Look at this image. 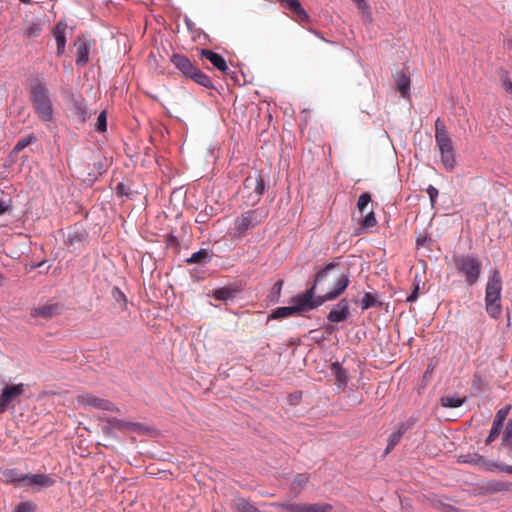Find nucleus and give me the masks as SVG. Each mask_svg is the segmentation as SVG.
Returning <instances> with one entry per match:
<instances>
[{"label": "nucleus", "mask_w": 512, "mask_h": 512, "mask_svg": "<svg viewBox=\"0 0 512 512\" xmlns=\"http://www.w3.org/2000/svg\"><path fill=\"white\" fill-rule=\"evenodd\" d=\"M395 83L402 97L407 98L410 95V77L405 72H398L395 75Z\"/></svg>", "instance_id": "19"}, {"label": "nucleus", "mask_w": 512, "mask_h": 512, "mask_svg": "<svg viewBox=\"0 0 512 512\" xmlns=\"http://www.w3.org/2000/svg\"><path fill=\"white\" fill-rule=\"evenodd\" d=\"M188 78L205 88L213 87L212 81L209 78V76H207L205 73H203L197 67L193 70V72L190 74V76Z\"/></svg>", "instance_id": "24"}, {"label": "nucleus", "mask_w": 512, "mask_h": 512, "mask_svg": "<svg viewBox=\"0 0 512 512\" xmlns=\"http://www.w3.org/2000/svg\"><path fill=\"white\" fill-rule=\"evenodd\" d=\"M281 3L283 6H285L287 9H289L291 12H294L301 6V3L299 0H281Z\"/></svg>", "instance_id": "44"}, {"label": "nucleus", "mask_w": 512, "mask_h": 512, "mask_svg": "<svg viewBox=\"0 0 512 512\" xmlns=\"http://www.w3.org/2000/svg\"><path fill=\"white\" fill-rule=\"evenodd\" d=\"M272 505L288 512H305V503L281 502Z\"/></svg>", "instance_id": "30"}, {"label": "nucleus", "mask_w": 512, "mask_h": 512, "mask_svg": "<svg viewBox=\"0 0 512 512\" xmlns=\"http://www.w3.org/2000/svg\"><path fill=\"white\" fill-rule=\"evenodd\" d=\"M95 129L98 132H105L107 130V115L105 111H102L97 118Z\"/></svg>", "instance_id": "40"}, {"label": "nucleus", "mask_w": 512, "mask_h": 512, "mask_svg": "<svg viewBox=\"0 0 512 512\" xmlns=\"http://www.w3.org/2000/svg\"><path fill=\"white\" fill-rule=\"evenodd\" d=\"M336 267L335 263H329L322 268L316 275L314 285L303 294L293 298L292 303L297 308L298 313L306 309H314L325 303L322 295L315 297L316 285L327 277L328 272Z\"/></svg>", "instance_id": "3"}, {"label": "nucleus", "mask_w": 512, "mask_h": 512, "mask_svg": "<svg viewBox=\"0 0 512 512\" xmlns=\"http://www.w3.org/2000/svg\"><path fill=\"white\" fill-rule=\"evenodd\" d=\"M293 13V20L297 21L298 23H305L309 22L310 16L306 12V10L302 7V5L295 10Z\"/></svg>", "instance_id": "38"}, {"label": "nucleus", "mask_w": 512, "mask_h": 512, "mask_svg": "<svg viewBox=\"0 0 512 512\" xmlns=\"http://www.w3.org/2000/svg\"><path fill=\"white\" fill-rule=\"evenodd\" d=\"M60 307L56 303H48L41 307L35 308L31 316L32 317H42V318H51L59 313Z\"/></svg>", "instance_id": "18"}, {"label": "nucleus", "mask_w": 512, "mask_h": 512, "mask_svg": "<svg viewBox=\"0 0 512 512\" xmlns=\"http://www.w3.org/2000/svg\"><path fill=\"white\" fill-rule=\"evenodd\" d=\"M200 57L202 59L208 60L219 71L223 73H226L228 71V65L225 59L220 54L209 49H202L200 51Z\"/></svg>", "instance_id": "16"}, {"label": "nucleus", "mask_w": 512, "mask_h": 512, "mask_svg": "<svg viewBox=\"0 0 512 512\" xmlns=\"http://www.w3.org/2000/svg\"><path fill=\"white\" fill-rule=\"evenodd\" d=\"M428 240V238L426 236H419L417 239H416V245L417 247H421L424 245V243Z\"/></svg>", "instance_id": "53"}, {"label": "nucleus", "mask_w": 512, "mask_h": 512, "mask_svg": "<svg viewBox=\"0 0 512 512\" xmlns=\"http://www.w3.org/2000/svg\"><path fill=\"white\" fill-rule=\"evenodd\" d=\"M426 191L429 195L431 204L434 205L439 194L438 190L434 186L429 185Z\"/></svg>", "instance_id": "46"}, {"label": "nucleus", "mask_w": 512, "mask_h": 512, "mask_svg": "<svg viewBox=\"0 0 512 512\" xmlns=\"http://www.w3.org/2000/svg\"><path fill=\"white\" fill-rule=\"evenodd\" d=\"M435 142L440 153L441 163L447 171H452L457 163L455 149L452 139L440 118L435 122Z\"/></svg>", "instance_id": "2"}, {"label": "nucleus", "mask_w": 512, "mask_h": 512, "mask_svg": "<svg viewBox=\"0 0 512 512\" xmlns=\"http://www.w3.org/2000/svg\"><path fill=\"white\" fill-rule=\"evenodd\" d=\"M73 47L75 49L76 55V65L79 67H84L89 62V53L91 49V44L85 39L83 36L77 37L74 41Z\"/></svg>", "instance_id": "10"}, {"label": "nucleus", "mask_w": 512, "mask_h": 512, "mask_svg": "<svg viewBox=\"0 0 512 512\" xmlns=\"http://www.w3.org/2000/svg\"><path fill=\"white\" fill-rule=\"evenodd\" d=\"M465 399L458 395H448L441 398V404L444 407L456 408L464 403Z\"/></svg>", "instance_id": "33"}, {"label": "nucleus", "mask_w": 512, "mask_h": 512, "mask_svg": "<svg viewBox=\"0 0 512 512\" xmlns=\"http://www.w3.org/2000/svg\"><path fill=\"white\" fill-rule=\"evenodd\" d=\"M510 408H511V406H510V405H508V406H505V407L501 408V409L497 412L496 416H507V414H508V413H509V411H510Z\"/></svg>", "instance_id": "51"}, {"label": "nucleus", "mask_w": 512, "mask_h": 512, "mask_svg": "<svg viewBox=\"0 0 512 512\" xmlns=\"http://www.w3.org/2000/svg\"><path fill=\"white\" fill-rule=\"evenodd\" d=\"M332 505L329 503H305V512H330Z\"/></svg>", "instance_id": "34"}, {"label": "nucleus", "mask_w": 512, "mask_h": 512, "mask_svg": "<svg viewBox=\"0 0 512 512\" xmlns=\"http://www.w3.org/2000/svg\"><path fill=\"white\" fill-rule=\"evenodd\" d=\"M6 210H7V206L5 205V203L2 200H0V215L5 213Z\"/></svg>", "instance_id": "57"}, {"label": "nucleus", "mask_w": 512, "mask_h": 512, "mask_svg": "<svg viewBox=\"0 0 512 512\" xmlns=\"http://www.w3.org/2000/svg\"><path fill=\"white\" fill-rule=\"evenodd\" d=\"M505 450H512V418L505 425V430L503 431V439L500 451L503 452Z\"/></svg>", "instance_id": "26"}, {"label": "nucleus", "mask_w": 512, "mask_h": 512, "mask_svg": "<svg viewBox=\"0 0 512 512\" xmlns=\"http://www.w3.org/2000/svg\"><path fill=\"white\" fill-rule=\"evenodd\" d=\"M506 418H498L494 424H493V427L490 431V434L489 436L487 437L486 439V444H489L491 443L492 441H494L496 439V437L500 434V431L503 427V421L505 420Z\"/></svg>", "instance_id": "36"}, {"label": "nucleus", "mask_w": 512, "mask_h": 512, "mask_svg": "<svg viewBox=\"0 0 512 512\" xmlns=\"http://www.w3.org/2000/svg\"><path fill=\"white\" fill-rule=\"evenodd\" d=\"M116 190H117V193H118V194H121V195H122V194H126V193L124 192V185H123L122 183H120V184H118V185H117Z\"/></svg>", "instance_id": "56"}, {"label": "nucleus", "mask_w": 512, "mask_h": 512, "mask_svg": "<svg viewBox=\"0 0 512 512\" xmlns=\"http://www.w3.org/2000/svg\"><path fill=\"white\" fill-rule=\"evenodd\" d=\"M268 216V211L263 208L248 210L235 221V232L243 236L249 229L261 224Z\"/></svg>", "instance_id": "6"}, {"label": "nucleus", "mask_w": 512, "mask_h": 512, "mask_svg": "<svg viewBox=\"0 0 512 512\" xmlns=\"http://www.w3.org/2000/svg\"><path fill=\"white\" fill-rule=\"evenodd\" d=\"M459 462L472 464L485 471L499 470L501 472L512 474V465H507L504 462L489 461L477 453L461 455L459 457Z\"/></svg>", "instance_id": "7"}, {"label": "nucleus", "mask_w": 512, "mask_h": 512, "mask_svg": "<svg viewBox=\"0 0 512 512\" xmlns=\"http://www.w3.org/2000/svg\"><path fill=\"white\" fill-rule=\"evenodd\" d=\"M212 512H218V511L214 510V511H212Z\"/></svg>", "instance_id": "60"}, {"label": "nucleus", "mask_w": 512, "mask_h": 512, "mask_svg": "<svg viewBox=\"0 0 512 512\" xmlns=\"http://www.w3.org/2000/svg\"><path fill=\"white\" fill-rule=\"evenodd\" d=\"M245 187L251 188L254 187V192L259 197L261 196L265 191V182L261 175H257L256 177H248L245 180Z\"/></svg>", "instance_id": "23"}, {"label": "nucleus", "mask_w": 512, "mask_h": 512, "mask_svg": "<svg viewBox=\"0 0 512 512\" xmlns=\"http://www.w3.org/2000/svg\"><path fill=\"white\" fill-rule=\"evenodd\" d=\"M36 140L37 139L34 135H29V136L19 140L13 150H14V152H20L23 149H25L27 146H29L30 144L36 142Z\"/></svg>", "instance_id": "39"}, {"label": "nucleus", "mask_w": 512, "mask_h": 512, "mask_svg": "<svg viewBox=\"0 0 512 512\" xmlns=\"http://www.w3.org/2000/svg\"><path fill=\"white\" fill-rule=\"evenodd\" d=\"M113 419H114L113 425L121 430L132 431V432H137V433H141L145 430V428L139 423L129 422L125 419H119V418H113Z\"/></svg>", "instance_id": "22"}, {"label": "nucleus", "mask_w": 512, "mask_h": 512, "mask_svg": "<svg viewBox=\"0 0 512 512\" xmlns=\"http://www.w3.org/2000/svg\"><path fill=\"white\" fill-rule=\"evenodd\" d=\"M24 393V384L6 386L0 395V413Z\"/></svg>", "instance_id": "9"}, {"label": "nucleus", "mask_w": 512, "mask_h": 512, "mask_svg": "<svg viewBox=\"0 0 512 512\" xmlns=\"http://www.w3.org/2000/svg\"><path fill=\"white\" fill-rule=\"evenodd\" d=\"M55 484V480L47 474H26L24 487H34L36 489L48 488Z\"/></svg>", "instance_id": "11"}, {"label": "nucleus", "mask_w": 512, "mask_h": 512, "mask_svg": "<svg viewBox=\"0 0 512 512\" xmlns=\"http://www.w3.org/2000/svg\"><path fill=\"white\" fill-rule=\"evenodd\" d=\"M483 489L488 493H497L502 491H512V483L491 480L484 484Z\"/></svg>", "instance_id": "21"}, {"label": "nucleus", "mask_w": 512, "mask_h": 512, "mask_svg": "<svg viewBox=\"0 0 512 512\" xmlns=\"http://www.w3.org/2000/svg\"><path fill=\"white\" fill-rule=\"evenodd\" d=\"M377 223L376 221V218H375V214L373 211H370L365 217L364 219L362 220L361 222V225L364 227V228H370V227H373L375 226Z\"/></svg>", "instance_id": "42"}, {"label": "nucleus", "mask_w": 512, "mask_h": 512, "mask_svg": "<svg viewBox=\"0 0 512 512\" xmlns=\"http://www.w3.org/2000/svg\"><path fill=\"white\" fill-rule=\"evenodd\" d=\"M350 315L349 305L346 299H342L327 315V319L332 323H340Z\"/></svg>", "instance_id": "14"}, {"label": "nucleus", "mask_w": 512, "mask_h": 512, "mask_svg": "<svg viewBox=\"0 0 512 512\" xmlns=\"http://www.w3.org/2000/svg\"><path fill=\"white\" fill-rule=\"evenodd\" d=\"M213 252L208 249H200L193 253L190 258L186 259L187 264H203L212 259Z\"/></svg>", "instance_id": "20"}, {"label": "nucleus", "mask_w": 512, "mask_h": 512, "mask_svg": "<svg viewBox=\"0 0 512 512\" xmlns=\"http://www.w3.org/2000/svg\"><path fill=\"white\" fill-rule=\"evenodd\" d=\"M419 286L416 285L413 292L407 297V302H414L418 298Z\"/></svg>", "instance_id": "49"}, {"label": "nucleus", "mask_w": 512, "mask_h": 512, "mask_svg": "<svg viewBox=\"0 0 512 512\" xmlns=\"http://www.w3.org/2000/svg\"><path fill=\"white\" fill-rule=\"evenodd\" d=\"M30 99L39 119L44 122L51 121L53 118V107L49 97V90L41 80L35 79L31 84Z\"/></svg>", "instance_id": "1"}, {"label": "nucleus", "mask_w": 512, "mask_h": 512, "mask_svg": "<svg viewBox=\"0 0 512 512\" xmlns=\"http://www.w3.org/2000/svg\"><path fill=\"white\" fill-rule=\"evenodd\" d=\"M40 33V28L37 25H31L30 27L26 28L24 31V35L27 37H35Z\"/></svg>", "instance_id": "45"}, {"label": "nucleus", "mask_w": 512, "mask_h": 512, "mask_svg": "<svg viewBox=\"0 0 512 512\" xmlns=\"http://www.w3.org/2000/svg\"><path fill=\"white\" fill-rule=\"evenodd\" d=\"M375 306H381V303L377 301L376 297L373 294L366 292L361 301L362 310H367Z\"/></svg>", "instance_id": "35"}, {"label": "nucleus", "mask_w": 512, "mask_h": 512, "mask_svg": "<svg viewBox=\"0 0 512 512\" xmlns=\"http://www.w3.org/2000/svg\"><path fill=\"white\" fill-rule=\"evenodd\" d=\"M502 279L498 270L489 277L485 290L486 311L492 318H497L502 311L501 305Z\"/></svg>", "instance_id": "5"}, {"label": "nucleus", "mask_w": 512, "mask_h": 512, "mask_svg": "<svg viewBox=\"0 0 512 512\" xmlns=\"http://www.w3.org/2000/svg\"><path fill=\"white\" fill-rule=\"evenodd\" d=\"M506 455L512 459V450H505L503 452H501L499 450V457H502L503 459H505Z\"/></svg>", "instance_id": "54"}, {"label": "nucleus", "mask_w": 512, "mask_h": 512, "mask_svg": "<svg viewBox=\"0 0 512 512\" xmlns=\"http://www.w3.org/2000/svg\"><path fill=\"white\" fill-rule=\"evenodd\" d=\"M413 423L411 421H405L402 422L398 427L396 432L400 433V436L402 437L407 430H409L412 427Z\"/></svg>", "instance_id": "47"}, {"label": "nucleus", "mask_w": 512, "mask_h": 512, "mask_svg": "<svg viewBox=\"0 0 512 512\" xmlns=\"http://www.w3.org/2000/svg\"><path fill=\"white\" fill-rule=\"evenodd\" d=\"M4 280H5L4 275L2 273H0V287L3 285Z\"/></svg>", "instance_id": "59"}, {"label": "nucleus", "mask_w": 512, "mask_h": 512, "mask_svg": "<svg viewBox=\"0 0 512 512\" xmlns=\"http://www.w3.org/2000/svg\"><path fill=\"white\" fill-rule=\"evenodd\" d=\"M432 508L438 510L440 512H458V509L450 504L445 503L442 499L438 497H433L429 499Z\"/></svg>", "instance_id": "27"}, {"label": "nucleus", "mask_w": 512, "mask_h": 512, "mask_svg": "<svg viewBox=\"0 0 512 512\" xmlns=\"http://www.w3.org/2000/svg\"><path fill=\"white\" fill-rule=\"evenodd\" d=\"M309 475L305 473L297 474L294 478L293 484L291 486V491L297 495L300 490L308 483Z\"/></svg>", "instance_id": "32"}, {"label": "nucleus", "mask_w": 512, "mask_h": 512, "mask_svg": "<svg viewBox=\"0 0 512 512\" xmlns=\"http://www.w3.org/2000/svg\"><path fill=\"white\" fill-rule=\"evenodd\" d=\"M76 405L84 409L95 408L110 413H120L121 410L111 401L96 397L90 393H83L76 397Z\"/></svg>", "instance_id": "8"}, {"label": "nucleus", "mask_w": 512, "mask_h": 512, "mask_svg": "<svg viewBox=\"0 0 512 512\" xmlns=\"http://www.w3.org/2000/svg\"><path fill=\"white\" fill-rule=\"evenodd\" d=\"M76 109H77V114L79 116L80 121L81 122H85V120H86V111L81 106H77Z\"/></svg>", "instance_id": "50"}, {"label": "nucleus", "mask_w": 512, "mask_h": 512, "mask_svg": "<svg viewBox=\"0 0 512 512\" xmlns=\"http://www.w3.org/2000/svg\"><path fill=\"white\" fill-rule=\"evenodd\" d=\"M331 369L335 375L337 385L339 387L345 386L348 382V375L346 370L338 362L333 363Z\"/></svg>", "instance_id": "25"}, {"label": "nucleus", "mask_w": 512, "mask_h": 512, "mask_svg": "<svg viewBox=\"0 0 512 512\" xmlns=\"http://www.w3.org/2000/svg\"><path fill=\"white\" fill-rule=\"evenodd\" d=\"M371 202V195L368 192L362 193L357 202V208L360 212H364L368 204Z\"/></svg>", "instance_id": "41"}, {"label": "nucleus", "mask_w": 512, "mask_h": 512, "mask_svg": "<svg viewBox=\"0 0 512 512\" xmlns=\"http://www.w3.org/2000/svg\"><path fill=\"white\" fill-rule=\"evenodd\" d=\"M236 293H237L236 289H232L229 287H221V288L214 290L213 296L216 300L226 301V300L232 298Z\"/></svg>", "instance_id": "31"}, {"label": "nucleus", "mask_w": 512, "mask_h": 512, "mask_svg": "<svg viewBox=\"0 0 512 512\" xmlns=\"http://www.w3.org/2000/svg\"><path fill=\"white\" fill-rule=\"evenodd\" d=\"M25 476V473H21L15 468L0 469V481L5 484H16L20 487H24Z\"/></svg>", "instance_id": "12"}, {"label": "nucleus", "mask_w": 512, "mask_h": 512, "mask_svg": "<svg viewBox=\"0 0 512 512\" xmlns=\"http://www.w3.org/2000/svg\"><path fill=\"white\" fill-rule=\"evenodd\" d=\"M171 62L180 71L182 76L188 78L196 66L190 61L188 57L183 54L175 53L171 56Z\"/></svg>", "instance_id": "15"}, {"label": "nucleus", "mask_w": 512, "mask_h": 512, "mask_svg": "<svg viewBox=\"0 0 512 512\" xmlns=\"http://www.w3.org/2000/svg\"><path fill=\"white\" fill-rule=\"evenodd\" d=\"M68 25L65 21H59L53 28V36L56 40V54L57 56H61L65 52L66 47V31H67Z\"/></svg>", "instance_id": "13"}, {"label": "nucleus", "mask_w": 512, "mask_h": 512, "mask_svg": "<svg viewBox=\"0 0 512 512\" xmlns=\"http://www.w3.org/2000/svg\"><path fill=\"white\" fill-rule=\"evenodd\" d=\"M502 86L506 90V92L512 95V81L508 77H504L502 79Z\"/></svg>", "instance_id": "48"}, {"label": "nucleus", "mask_w": 512, "mask_h": 512, "mask_svg": "<svg viewBox=\"0 0 512 512\" xmlns=\"http://www.w3.org/2000/svg\"><path fill=\"white\" fill-rule=\"evenodd\" d=\"M505 46L508 50L512 51V39H508L506 42H505Z\"/></svg>", "instance_id": "58"}, {"label": "nucleus", "mask_w": 512, "mask_h": 512, "mask_svg": "<svg viewBox=\"0 0 512 512\" xmlns=\"http://www.w3.org/2000/svg\"><path fill=\"white\" fill-rule=\"evenodd\" d=\"M234 509L236 512H260L257 507L244 498L237 499L234 504Z\"/></svg>", "instance_id": "28"}, {"label": "nucleus", "mask_w": 512, "mask_h": 512, "mask_svg": "<svg viewBox=\"0 0 512 512\" xmlns=\"http://www.w3.org/2000/svg\"><path fill=\"white\" fill-rule=\"evenodd\" d=\"M453 263L459 275H461L466 284L474 286L480 279L482 273V261L476 255L455 254Z\"/></svg>", "instance_id": "4"}, {"label": "nucleus", "mask_w": 512, "mask_h": 512, "mask_svg": "<svg viewBox=\"0 0 512 512\" xmlns=\"http://www.w3.org/2000/svg\"><path fill=\"white\" fill-rule=\"evenodd\" d=\"M401 438L400 433H397L396 431L389 436L388 444L383 454L384 457L392 451V449L400 442Z\"/></svg>", "instance_id": "37"}, {"label": "nucleus", "mask_w": 512, "mask_h": 512, "mask_svg": "<svg viewBox=\"0 0 512 512\" xmlns=\"http://www.w3.org/2000/svg\"><path fill=\"white\" fill-rule=\"evenodd\" d=\"M34 508L35 505L29 501L21 502L15 507L14 512H32Z\"/></svg>", "instance_id": "43"}, {"label": "nucleus", "mask_w": 512, "mask_h": 512, "mask_svg": "<svg viewBox=\"0 0 512 512\" xmlns=\"http://www.w3.org/2000/svg\"><path fill=\"white\" fill-rule=\"evenodd\" d=\"M298 313L297 308L294 305L289 307H278L276 308L271 317L275 319H283Z\"/></svg>", "instance_id": "29"}, {"label": "nucleus", "mask_w": 512, "mask_h": 512, "mask_svg": "<svg viewBox=\"0 0 512 512\" xmlns=\"http://www.w3.org/2000/svg\"><path fill=\"white\" fill-rule=\"evenodd\" d=\"M353 1L357 4V6L359 8H361V9L366 8V3L364 0H353Z\"/></svg>", "instance_id": "55"}, {"label": "nucleus", "mask_w": 512, "mask_h": 512, "mask_svg": "<svg viewBox=\"0 0 512 512\" xmlns=\"http://www.w3.org/2000/svg\"><path fill=\"white\" fill-rule=\"evenodd\" d=\"M350 283L349 276L347 274H342L340 277H338L333 290L327 292L326 294L322 295L325 299V302L331 301L339 297L348 287Z\"/></svg>", "instance_id": "17"}, {"label": "nucleus", "mask_w": 512, "mask_h": 512, "mask_svg": "<svg viewBox=\"0 0 512 512\" xmlns=\"http://www.w3.org/2000/svg\"><path fill=\"white\" fill-rule=\"evenodd\" d=\"M283 283H284V282H283V280H279V281H277V282L274 284V286H273V290H274L276 293L280 294L281 289H282V286H283Z\"/></svg>", "instance_id": "52"}]
</instances>
